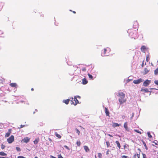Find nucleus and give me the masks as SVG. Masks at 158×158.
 <instances>
[{
    "label": "nucleus",
    "instance_id": "nucleus-1",
    "mask_svg": "<svg viewBox=\"0 0 158 158\" xmlns=\"http://www.w3.org/2000/svg\"><path fill=\"white\" fill-rule=\"evenodd\" d=\"M118 96L120 97L118 101L120 104H122L126 102V99L124 98L125 94L123 92H119Z\"/></svg>",
    "mask_w": 158,
    "mask_h": 158
},
{
    "label": "nucleus",
    "instance_id": "nucleus-2",
    "mask_svg": "<svg viewBox=\"0 0 158 158\" xmlns=\"http://www.w3.org/2000/svg\"><path fill=\"white\" fill-rule=\"evenodd\" d=\"M110 51V49L109 48H104L102 51V56H107Z\"/></svg>",
    "mask_w": 158,
    "mask_h": 158
},
{
    "label": "nucleus",
    "instance_id": "nucleus-3",
    "mask_svg": "<svg viewBox=\"0 0 158 158\" xmlns=\"http://www.w3.org/2000/svg\"><path fill=\"white\" fill-rule=\"evenodd\" d=\"M128 33L130 36H133L134 34L135 35L137 33V31L133 29H130L128 30Z\"/></svg>",
    "mask_w": 158,
    "mask_h": 158
},
{
    "label": "nucleus",
    "instance_id": "nucleus-4",
    "mask_svg": "<svg viewBox=\"0 0 158 158\" xmlns=\"http://www.w3.org/2000/svg\"><path fill=\"white\" fill-rule=\"evenodd\" d=\"M14 140V137L13 135H11L9 138H8L7 139V141L8 143H11Z\"/></svg>",
    "mask_w": 158,
    "mask_h": 158
},
{
    "label": "nucleus",
    "instance_id": "nucleus-5",
    "mask_svg": "<svg viewBox=\"0 0 158 158\" xmlns=\"http://www.w3.org/2000/svg\"><path fill=\"white\" fill-rule=\"evenodd\" d=\"M143 81L142 78H139L137 80H134L133 81V82L135 84H138L140 83L141 82H142Z\"/></svg>",
    "mask_w": 158,
    "mask_h": 158
},
{
    "label": "nucleus",
    "instance_id": "nucleus-6",
    "mask_svg": "<svg viewBox=\"0 0 158 158\" xmlns=\"http://www.w3.org/2000/svg\"><path fill=\"white\" fill-rule=\"evenodd\" d=\"M151 82V80L147 79L143 82V85L145 87H147L149 85Z\"/></svg>",
    "mask_w": 158,
    "mask_h": 158
},
{
    "label": "nucleus",
    "instance_id": "nucleus-7",
    "mask_svg": "<svg viewBox=\"0 0 158 158\" xmlns=\"http://www.w3.org/2000/svg\"><path fill=\"white\" fill-rule=\"evenodd\" d=\"M30 141V139L28 137H26L22 139L21 142L23 143H27Z\"/></svg>",
    "mask_w": 158,
    "mask_h": 158
},
{
    "label": "nucleus",
    "instance_id": "nucleus-8",
    "mask_svg": "<svg viewBox=\"0 0 158 158\" xmlns=\"http://www.w3.org/2000/svg\"><path fill=\"white\" fill-rule=\"evenodd\" d=\"M140 91L143 93H147L149 92V89L148 88H142Z\"/></svg>",
    "mask_w": 158,
    "mask_h": 158
},
{
    "label": "nucleus",
    "instance_id": "nucleus-9",
    "mask_svg": "<svg viewBox=\"0 0 158 158\" xmlns=\"http://www.w3.org/2000/svg\"><path fill=\"white\" fill-rule=\"evenodd\" d=\"M11 129H10L8 130V131L7 133H6L5 134V137H8L10 135L11 133Z\"/></svg>",
    "mask_w": 158,
    "mask_h": 158
},
{
    "label": "nucleus",
    "instance_id": "nucleus-10",
    "mask_svg": "<svg viewBox=\"0 0 158 158\" xmlns=\"http://www.w3.org/2000/svg\"><path fill=\"white\" fill-rule=\"evenodd\" d=\"M74 101L75 102H73L72 103H73V105L75 106H76L77 103H79L77 99V97L75 96L74 97Z\"/></svg>",
    "mask_w": 158,
    "mask_h": 158
},
{
    "label": "nucleus",
    "instance_id": "nucleus-11",
    "mask_svg": "<svg viewBox=\"0 0 158 158\" xmlns=\"http://www.w3.org/2000/svg\"><path fill=\"white\" fill-rule=\"evenodd\" d=\"M141 51L145 53V51L147 49L145 46H142L141 48Z\"/></svg>",
    "mask_w": 158,
    "mask_h": 158
},
{
    "label": "nucleus",
    "instance_id": "nucleus-12",
    "mask_svg": "<svg viewBox=\"0 0 158 158\" xmlns=\"http://www.w3.org/2000/svg\"><path fill=\"white\" fill-rule=\"evenodd\" d=\"M10 85L12 87L16 88L17 86V85L16 83H12L10 84Z\"/></svg>",
    "mask_w": 158,
    "mask_h": 158
},
{
    "label": "nucleus",
    "instance_id": "nucleus-13",
    "mask_svg": "<svg viewBox=\"0 0 158 158\" xmlns=\"http://www.w3.org/2000/svg\"><path fill=\"white\" fill-rule=\"evenodd\" d=\"M105 112L106 116H109L110 113L107 108H105Z\"/></svg>",
    "mask_w": 158,
    "mask_h": 158
},
{
    "label": "nucleus",
    "instance_id": "nucleus-14",
    "mask_svg": "<svg viewBox=\"0 0 158 158\" xmlns=\"http://www.w3.org/2000/svg\"><path fill=\"white\" fill-rule=\"evenodd\" d=\"M88 83V81L85 78H83L82 80V83L84 85H85Z\"/></svg>",
    "mask_w": 158,
    "mask_h": 158
},
{
    "label": "nucleus",
    "instance_id": "nucleus-15",
    "mask_svg": "<svg viewBox=\"0 0 158 158\" xmlns=\"http://www.w3.org/2000/svg\"><path fill=\"white\" fill-rule=\"evenodd\" d=\"M84 148L85 152H88L89 151V148L87 146H84Z\"/></svg>",
    "mask_w": 158,
    "mask_h": 158
},
{
    "label": "nucleus",
    "instance_id": "nucleus-16",
    "mask_svg": "<svg viewBox=\"0 0 158 158\" xmlns=\"http://www.w3.org/2000/svg\"><path fill=\"white\" fill-rule=\"evenodd\" d=\"M150 56L149 53L148 54H147L146 55V61L147 62H148L150 60Z\"/></svg>",
    "mask_w": 158,
    "mask_h": 158
},
{
    "label": "nucleus",
    "instance_id": "nucleus-17",
    "mask_svg": "<svg viewBox=\"0 0 158 158\" xmlns=\"http://www.w3.org/2000/svg\"><path fill=\"white\" fill-rule=\"evenodd\" d=\"M115 143L117 145L118 147V148L119 149H120L121 145L120 143L118 141H116Z\"/></svg>",
    "mask_w": 158,
    "mask_h": 158
},
{
    "label": "nucleus",
    "instance_id": "nucleus-18",
    "mask_svg": "<svg viewBox=\"0 0 158 158\" xmlns=\"http://www.w3.org/2000/svg\"><path fill=\"white\" fill-rule=\"evenodd\" d=\"M124 127L125 129L126 130H128V126H127V122H126L124 123Z\"/></svg>",
    "mask_w": 158,
    "mask_h": 158
},
{
    "label": "nucleus",
    "instance_id": "nucleus-19",
    "mask_svg": "<svg viewBox=\"0 0 158 158\" xmlns=\"http://www.w3.org/2000/svg\"><path fill=\"white\" fill-rule=\"evenodd\" d=\"M70 100L69 99H67L66 100H64L63 102L66 104H68Z\"/></svg>",
    "mask_w": 158,
    "mask_h": 158
},
{
    "label": "nucleus",
    "instance_id": "nucleus-20",
    "mask_svg": "<svg viewBox=\"0 0 158 158\" xmlns=\"http://www.w3.org/2000/svg\"><path fill=\"white\" fill-rule=\"evenodd\" d=\"M39 138H37L34 141V144H37L38 142L39 141Z\"/></svg>",
    "mask_w": 158,
    "mask_h": 158
},
{
    "label": "nucleus",
    "instance_id": "nucleus-21",
    "mask_svg": "<svg viewBox=\"0 0 158 158\" xmlns=\"http://www.w3.org/2000/svg\"><path fill=\"white\" fill-rule=\"evenodd\" d=\"M112 126L113 127H119V125L118 123H114L113 124Z\"/></svg>",
    "mask_w": 158,
    "mask_h": 158
},
{
    "label": "nucleus",
    "instance_id": "nucleus-22",
    "mask_svg": "<svg viewBox=\"0 0 158 158\" xmlns=\"http://www.w3.org/2000/svg\"><path fill=\"white\" fill-rule=\"evenodd\" d=\"M0 155L2 156H6L7 154L3 152H0Z\"/></svg>",
    "mask_w": 158,
    "mask_h": 158
},
{
    "label": "nucleus",
    "instance_id": "nucleus-23",
    "mask_svg": "<svg viewBox=\"0 0 158 158\" xmlns=\"http://www.w3.org/2000/svg\"><path fill=\"white\" fill-rule=\"evenodd\" d=\"M56 136L59 138H61V136L59 134H58L56 132L55 133Z\"/></svg>",
    "mask_w": 158,
    "mask_h": 158
},
{
    "label": "nucleus",
    "instance_id": "nucleus-24",
    "mask_svg": "<svg viewBox=\"0 0 158 158\" xmlns=\"http://www.w3.org/2000/svg\"><path fill=\"white\" fill-rule=\"evenodd\" d=\"M76 143L78 146H80L81 144V143L80 141H77Z\"/></svg>",
    "mask_w": 158,
    "mask_h": 158
},
{
    "label": "nucleus",
    "instance_id": "nucleus-25",
    "mask_svg": "<svg viewBox=\"0 0 158 158\" xmlns=\"http://www.w3.org/2000/svg\"><path fill=\"white\" fill-rule=\"evenodd\" d=\"M154 73L155 75H157L158 74V68L155 70Z\"/></svg>",
    "mask_w": 158,
    "mask_h": 158
},
{
    "label": "nucleus",
    "instance_id": "nucleus-26",
    "mask_svg": "<svg viewBox=\"0 0 158 158\" xmlns=\"http://www.w3.org/2000/svg\"><path fill=\"white\" fill-rule=\"evenodd\" d=\"M75 130L76 131V132L77 133L78 135H79L80 133V131L77 128H76Z\"/></svg>",
    "mask_w": 158,
    "mask_h": 158
},
{
    "label": "nucleus",
    "instance_id": "nucleus-27",
    "mask_svg": "<svg viewBox=\"0 0 158 158\" xmlns=\"http://www.w3.org/2000/svg\"><path fill=\"white\" fill-rule=\"evenodd\" d=\"M98 156L99 158H102V154L101 153H98Z\"/></svg>",
    "mask_w": 158,
    "mask_h": 158
},
{
    "label": "nucleus",
    "instance_id": "nucleus-28",
    "mask_svg": "<svg viewBox=\"0 0 158 158\" xmlns=\"http://www.w3.org/2000/svg\"><path fill=\"white\" fill-rule=\"evenodd\" d=\"M144 71L145 72V74L147 73L149 71V70H148L147 68H145L144 69Z\"/></svg>",
    "mask_w": 158,
    "mask_h": 158
},
{
    "label": "nucleus",
    "instance_id": "nucleus-29",
    "mask_svg": "<svg viewBox=\"0 0 158 158\" xmlns=\"http://www.w3.org/2000/svg\"><path fill=\"white\" fill-rule=\"evenodd\" d=\"M134 131L135 132H136L138 133H139L140 134H141V133L140 131L139 130L136 129H134Z\"/></svg>",
    "mask_w": 158,
    "mask_h": 158
},
{
    "label": "nucleus",
    "instance_id": "nucleus-30",
    "mask_svg": "<svg viewBox=\"0 0 158 158\" xmlns=\"http://www.w3.org/2000/svg\"><path fill=\"white\" fill-rule=\"evenodd\" d=\"M3 7L2 4L0 3V11L1 10Z\"/></svg>",
    "mask_w": 158,
    "mask_h": 158
},
{
    "label": "nucleus",
    "instance_id": "nucleus-31",
    "mask_svg": "<svg viewBox=\"0 0 158 158\" xmlns=\"http://www.w3.org/2000/svg\"><path fill=\"white\" fill-rule=\"evenodd\" d=\"M88 75L89 77V78H90L91 79H93V77L91 75L89 74H88Z\"/></svg>",
    "mask_w": 158,
    "mask_h": 158
},
{
    "label": "nucleus",
    "instance_id": "nucleus-32",
    "mask_svg": "<svg viewBox=\"0 0 158 158\" xmlns=\"http://www.w3.org/2000/svg\"><path fill=\"white\" fill-rule=\"evenodd\" d=\"M106 145H107V147L108 148L110 146V143L109 142H106Z\"/></svg>",
    "mask_w": 158,
    "mask_h": 158
},
{
    "label": "nucleus",
    "instance_id": "nucleus-33",
    "mask_svg": "<svg viewBox=\"0 0 158 158\" xmlns=\"http://www.w3.org/2000/svg\"><path fill=\"white\" fill-rule=\"evenodd\" d=\"M148 137L150 138H151L152 137V135H151V134L149 132H148Z\"/></svg>",
    "mask_w": 158,
    "mask_h": 158
},
{
    "label": "nucleus",
    "instance_id": "nucleus-34",
    "mask_svg": "<svg viewBox=\"0 0 158 158\" xmlns=\"http://www.w3.org/2000/svg\"><path fill=\"white\" fill-rule=\"evenodd\" d=\"M5 147V146L4 145H3V144H2L1 145V148L2 149H4Z\"/></svg>",
    "mask_w": 158,
    "mask_h": 158
},
{
    "label": "nucleus",
    "instance_id": "nucleus-35",
    "mask_svg": "<svg viewBox=\"0 0 158 158\" xmlns=\"http://www.w3.org/2000/svg\"><path fill=\"white\" fill-rule=\"evenodd\" d=\"M58 158H64L61 156V154H59L58 155Z\"/></svg>",
    "mask_w": 158,
    "mask_h": 158
},
{
    "label": "nucleus",
    "instance_id": "nucleus-36",
    "mask_svg": "<svg viewBox=\"0 0 158 158\" xmlns=\"http://www.w3.org/2000/svg\"><path fill=\"white\" fill-rule=\"evenodd\" d=\"M154 83L156 85H158V80H156L154 81Z\"/></svg>",
    "mask_w": 158,
    "mask_h": 158
},
{
    "label": "nucleus",
    "instance_id": "nucleus-37",
    "mask_svg": "<svg viewBox=\"0 0 158 158\" xmlns=\"http://www.w3.org/2000/svg\"><path fill=\"white\" fill-rule=\"evenodd\" d=\"M142 156L143 158H146V156L145 154L142 153Z\"/></svg>",
    "mask_w": 158,
    "mask_h": 158
},
{
    "label": "nucleus",
    "instance_id": "nucleus-38",
    "mask_svg": "<svg viewBox=\"0 0 158 158\" xmlns=\"http://www.w3.org/2000/svg\"><path fill=\"white\" fill-rule=\"evenodd\" d=\"M64 147L66 149H67L68 150H69L70 149L66 145H64Z\"/></svg>",
    "mask_w": 158,
    "mask_h": 158
},
{
    "label": "nucleus",
    "instance_id": "nucleus-39",
    "mask_svg": "<svg viewBox=\"0 0 158 158\" xmlns=\"http://www.w3.org/2000/svg\"><path fill=\"white\" fill-rule=\"evenodd\" d=\"M128 157L125 155H123L122 156V158H128Z\"/></svg>",
    "mask_w": 158,
    "mask_h": 158
},
{
    "label": "nucleus",
    "instance_id": "nucleus-40",
    "mask_svg": "<svg viewBox=\"0 0 158 158\" xmlns=\"http://www.w3.org/2000/svg\"><path fill=\"white\" fill-rule=\"evenodd\" d=\"M16 149L18 151H20V150H21L20 148H19V147H16Z\"/></svg>",
    "mask_w": 158,
    "mask_h": 158
},
{
    "label": "nucleus",
    "instance_id": "nucleus-41",
    "mask_svg": "<svg viewBox=\"0 0 158 158\" xmlns=\"http://www.w3.org/2000/svg\"><path fill=\"white\" fill-rule=\"evenodd\" d=\"M25 126V125H20V127H19V129H20L21 128L23 127H24Z\"/></svg>",
    "mask_w": 158,
    "mask_h": 158
},
{
    "label": "nucleus",
    "instance_id": "nucleus-42",
    "mask_svg": "<svg viewBox=\"0 0 158 158\" xmlns=\"http://www.w3.org/2000/svg\"><path fill=\"white\" fill-rule=\"evenodd\" d=\"M82 70L83 71H86V69L84 67L82 69Z\"/></svg>",
    "mask_w": 158,
    "mask_h": 158
},
{
    "label": "nucleus",
    "instance_id": "nucleus-43",
    "mask_svg": "<svg viewBox=\"0 0 158 158\" xmlns=\"http://www.w3.org/2000/svg\"><path fill=\"white\" fill-rule=\"evenodd\" d=\"M153 143H155V144L156 145H158V142L157 141H156V142H153Z\"/></svg>",
    "mask_w": 158,
    "mask_h": 158
},
{
    "label": "nucleus",
    "instance_id": "nucleus-44",
    "mask_svg": "<svg viewBox=\"0 0 158 158\" xmlns=\"http://www.w3.org/2000/svg\"><path fill=\"white\" fill-rule=\"evenodd\" d=\"M110 152L109 150H108L106 152V155H108L109 154V152Z\"/></svg>",
    "mask_w": 158,
    "mask_h": 158
},
{
    "label": "nucleus",
    "instance_id": "nucleus-45",
    "mask_svg": "<svg viewBox=\"0 0 158 158\" xmlns=\"http://www.w3.org/2000/svg\"><path fill=\"white\" fill-rule=\"evenodd\" d=\"M18 158H26L25 157H24L23 156H18L17 157Z\"/></svg>",
    "mask_w": 158,
    "mask_h": 158
},
{
    "label": "nucleus",
    "instance_id": "nucleus-46",
    "mask_svg": "<svg viewBox=\"0 0 158 158\" xmlns=\"http://www.w3.org/2000/svg\"><path fill=\"white\" fill-rule=\"evenodd\" d=\"M137 156L138 158H140V153H139V154L137 153Z\"/></svg>",
    "mask_w": 158,
    "mask_h": 158
},
{
    "label": "nucleus",
    "instance_id": "nucleus-47",
    "mask_svg": "<svg viewBox=\"0 0 158 158\" xmlns=\"http://www.w3.org/2000/svg\"><path fill=\"white\" fill-rule=\"evenodd\" d=\"M70 102H73V101H74V98H70Z\"/></svg>",
    "mask_w": 158,
    "mask_h": 158
},
{
    "label": "nucleus",
    "instance_id": "nucleus-48",
    "mask_svg": "<svg viewBox=\"0 0 158 158\" xmlns=\"http://www.w3.org/2000/svg\"><path fill=\"white\" fill-rule=\"evenodd\" d=\"M137 156V154H135L134 155V158H136V156Z\"/></svg>",
    "mask_w": 158,
    "mask_h": 158
},
{
    "label": "nucleus",
    "instance_id": "nucleus-49",
    "mask_svg": "<svg viewBox=\"0 0 158 158\" xmlns=\"http://www.w3.org/2000/svg\"><path fill=\"white\" fill-rule=\"evenodd\" d=\"M143 145H144V146L145 147L146 146V144L145 143V142H143Z\"/></svg>",
    "mask_w": 158,
    "mask_h": 158
},
{
    "label": "nucleus",
    "instance_id": "nucleus-50",
    "mask_svg": "<svg viewBox=\"0 0 158 158\" xmlns=\"http://www.w3.org/2000/svg\"><path fill=\"white\" fill-rule=\"evenodd\" d=\"M143 62H144V61H143V63H142V65H141V66H142V67H143V65H144V63H143Z\"/></svg>",
    "mask_w": 158,
    "mask_h": 158
},
{
    "label": "nucleus",
    "instance_id": "nucleus-51",
    "mask_svg": "<svg viewBox=\"0 0 158 158\" xmlns=\"http://www.w3.org/2000/svg\"><path fill=\"white\" fill-rule=\"evenodd\" d=\"M71 102V104H73V103H72L73 102L74 103L75 102L74 101H73V102Z\"/></svg>",
    "mask_w": 158,
    "mask_h": 158
},
{
    "label": "nucleus",
    "instance_id": "nucleus-52",
    "mask_svg": "<svg viewBox=\"0 0 158 158\" xmlns=\"http://www.w3.org/2000/svg\"><path fill=\"white\" fill-rule=\"evenodd\" d=\"M51 158H56V157H54V156H51Z\"/></svg>",
    "mask_w": 158,
    "mask_h": 158
},
{
    "label": "nucleus",
    "instance_id": "nucleus-53",
    "mask_svg": "<svg viewBox=\"0 0 158 158\" xmlns=\"http://www.w3.org/2000/svg\"><path fill=\"white\" fill-rule=\"evenodd\" d=\"M107 135H108V136H110V137H113L111 135H110V134H107Z\"/></svg>",
    "mask_w": 158,
    "mask_h": 158
},
{
    "label": "nucleus",
    "instance_id": "nucleus-54",
    "mask_svg": "<svg viewBox=\"0 0 158 158\" xmlns=\"http://www.w3.org/2000/svg\"><path fill=\"white\" fill-rule=\"evenodd\" d=\"M70 11H72L71 10H70ZM74 13V14H75L76 13V12L75 11H72Z\"/></svg>",
    "mask_w": 158,
    "mask_h": 158
},
{
    "label": "nucleus",
    "instance_id": "nucleus-55",
    "mask_svg": "<svg viewBox=\"0 0 158 158\" xmlns=\"http://www.w3.org/2000/svg\"><path fill=\"white\" fill-rule=\"evenodd\" d=\"M77 98H80L81 97L80 96H77V97H76Z\"/></svg>",
    "mask_w": 158,
    "mask_h": 158
},
{
    "label": "nucleus",
    "instance_id": "nucleus-56",
    "mask_svg": "<svg viewBox=\"0 0 158 158\" xmlns=\"http://www.w3.org/2000/svg\"><path fill=\"white\" fill-rule=\"evenodd\" d=\"M34 90V89L33 88H32L31 89V90L32 91H33Z\"/></svg>",
    "mask_w": 158,
    "mask_h": 158
},
{
    "label": "nucleus",
    "instance_id": "nucleus-57",
    "mask_svg": "<svg viewBox=\"0 0 158 158\" xmlns=\"http://www.w3.org/2000/svg\"><path fill=\"white\" fill-rule=\"evenodd\" d=\"M145 147V149H146V150H147V149H148V148H147V146H146Z\"/></svg>",
    "mask_w": 158,
    "mask_h": 158
},
{
    "label": "nucleus",
    "instance_id": "nucleus-58",
    "mask_svg": "<svg viewBox=\"0 0 158 158\" xmlns=\"http://www.w3.org/2000/svg\"><path fill=\"white\" fill-rule=\"evenodd\" d=\"M80 127H81V128H83V129H84V128H83V127H81V126H80Z\"/></svg>",
    "mask_w": 158,
    "mask_h": 158
},
{
    "label": "nucleus",
    "instance_id": "nucleus-59",
    "mask_svg": "<svg viewBox=\"0 0 158 158\" xmlns=\"http://www.w3.org/2000/svg\"><path fill=\"white\" fill-rule=\"evenodd\" d=\"M35 158H38V157H37V156H35Z\"/></svg>",
    "mask_w": 158,
    "mask_h": 158
},
{
    "label": "nucleus",
    "instance_id": "nucleus-60",
    "mask_svg": "<svg viewBox=\"0 0 158 158\" xmlns=\"http://www.w3.org/2000/svg\"><path fill=\"white\" fill-rule=\"evenodd\" d=\"M0 158H5L4 157H0Z\"/></svg>",
    "mask_w": 158,
    "mask_h": 158
},
{
    "label": "nucleus",
    "instance_id": "nucleus-61",
    "mask_svg": "<svg viewBox=\"0 0 158 158\" xmlns=\"http://www.w3.org/2000/svg\"><path fill=\"white\" fill-rule=\"evenodd\" d=\"M127 81V82H128L130 81V80L128 79Z\"/></svg>",
    "mask_w": 158,
    "mask_h": 158
},
{
    "label": "nucleus",
    "instance_id": "nucleus-62",
    "mask_svg": "<svg viewBox=\"0 0 158 158\" xmlns=\"http://www.w3.org/2000/svg\"><path fill=\"white\" fill-rule=\"evenodd\" d=\"M95 158H96V156H95Z\"/></svg>",
    "mask_w": 158,
    "mask_h": 158
}]
</instances>
